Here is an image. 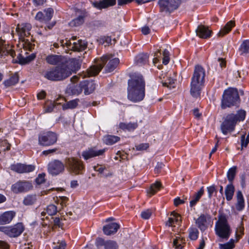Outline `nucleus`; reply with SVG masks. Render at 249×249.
<instances>
[{
    "mask_svg": "<svg viewBox=\"0 0 249 249\" xmlns=\"http://www.w3.org/2000/svg\"><path fill=\"white\" fill-rule=\"evenodd\" d=\"M80 66V61L73 58L60 66L47 70L43 72V75L50 81H62L71 75L72 72H76Z\"/></svg>",
    "mask_w": 249,
    "mask_h": 249,
    "instance_id": "f257e3e1",
    "label": "nucleus"
},
{
    "mask_svg": "<svg viewBox=\"0 0 249 249\" xmlns=\"http://www.w3.org/2000/svg\"><path fill=\"white\" fill-rule=\"evenodd\" d=\"M145 83L143 76L135 74L128 82L127 97L133 102L142 101L145 96Z\"/></svg>",
    "mask_w": 249,
    "mask_h": 249,
    "instance_id": "f03ea898",
    "label": "nucleus"
},
{
    "mask_svg": "<svg viewBox=\"0 0 249 249\" xmlns=\"http://www.w3.org/2000/svg\"><path fill=\"white\" fill-rule=\"evenodd\" d=\"M111 55H106L98 60L96 65L92 66L88 70L87 72L84 74L83 77L87 75L91 76L97 75L103 68V66L107 63L105 70L106 72H110L113 71L119 63V59L118 58H111Z\"/></svg>",
    "mask_w": 249,
    "mask_h": 249,
    "instance_id": "7ed1b4c3",
    "label": "nucleus"
},
{
    "mask_svg": "<svg viewBox=\"0 0 249 249\" xmlns=\"http://www.w3.org/2000/svg\"><path fill=\"white\" fill-rule=\"evenodd\" d=\"M205 71L200 66L195 67L190 84V93L195 98L200 96L201 90L204 83Z\"/></svg>",
    "mask_w": 249,
    "mask_h": 249,
    "instance_id": "20e7f679",
    "label": "nucleus"
},
{
    "mask_svg": "<svg viewBox=\"0 0 249 249\" xmlns=\"http://www.w3.org/2000/svg\"><path fill=\"white\" fill-rule=\"evenodd\" d=\"M246 116V112L243 110H239L236 114L230 113L224 119L221 125V129L223 134L226 135L228 132L234 130L235 126L238 121H243Z\"/></svg>",
    "mask_w": 249,
    "mask_h": 249,
    "instance_id": "39448f33",
    "label": "nucleus"
},
{
    "mask_svg": "<svg viewBox=\"0 0 249 249\" xmlns=\"http://www.w3.org/2000/svg\"><path fill=\"white\" fill-rule=\"evenodd\" d=\"M214 230L216 235L224 240H227L231 233V227L224 215H220L218 217L215 224Z\"/></svg>",
    "mask_w": 249,
    "mask_h": 249,
    "instance_id": "423d86ee",
    "label": "nucleus"
},
{
    "mask_svg": "<svg viewBox=\"0 0 249 249\" xmlns=\"http://www.w3.org/2000/svg\"><path fill=\"white\" fill-rule=\"evenodd\" d=\"M31 29V25L29 23L18 24L16 28V32L19 36V39L21 41L22 46L25 50L31 51L35 46L29 39L25 38V37H27L30 35Z\"/></svg>",
    "mask_w": 249,
    "mask_h": 249,
    "instance_id": "0eeeda50",
    "label": "nucleus"
},
{
    "mask_svg": "<svg viewBox=\"0 0 249 249\" xmlns=\"http://www.w3.org/2000/svg\"><path fill=\"white\" fill-rule=\"evenodd\" d=\"M239 96L236 89L229 88L223 94L221 107L223 109L236 105L239 102Z\"/></svg>",
    "mask_w": 249,
    "mask_h": 249,
    "instance_id": "6e6552de",
    "label": "nucleus"
},
{
    "mask_svg": "<svg viewBox=\"0 0 249 249\" xmlns=\"http://www.w3.org/2000/svg\"><path fill=\"white\" fill-rule=\"evenodd\" d=\"M75 38L72 37L71 40H61L60 41V45L63 47H66L67 49L73 50L74 51H82L84 50L87 46V43L84 40H78L77 41L71 42L75 40Z\"/></svg>",
    "mask_w": 249,
    "mask_h": 249,
    "instance_id": "1a4fd4ad",
    "label": "nucleus"
},
{
    "mask_svg": "<svg viewBox=\"0 0 249 249\" xmlns=\"http://www.w3.org/2000/svg\"><path fill=\"white\" fill-rule=\"evenodd\" d=\"M66 166L68 171L71 174H82L84 166L82 162L77 159L69 158L66 160Z\"/></svg>",
    "mask_w": 249,
    "mask_h": 249,
    "instance_id": "9d476101",
    "label": "nucleus"
},
{
    "mask_svg": "<svg viewBox=\"0 0 249 249\" xmlns=\"http://www.w3.org/2000/svg\"><path fill=\"white\" fill-rule=\"evenodd\" d=\"M158 4L161 12L169 14L178 8L180 1L179 0H159Z\"/></svg>",
    "mask_w": 249,
    "mask_h": 249,
    "instance_id": "9b49d317",
    "label": "nucleus"
},
{
    "mask_svg": "<svg viewBox=\"0 0 249 249\" xmlns=\"http://www.w3.org/2000/svg\"><path fill=\"white\" fill-rule=\"evenodd\" d=\"M24 231L22 223H18L14 226H0V231L11 237H16L20 235Z\"/></svg>",
    "mask_w": 249,
    "mask_h": 249,
    "instance_id": "f8f14e48",
    "label": "nucleus"
},
{
    "mask_svg": "<svg viewBox=\"0 0 249 249\" xmlns=\"http://www.w3.org/2000/svg\"><path fill=\"white\" fill-rule=\"evenodd\" d=\"M57 140L56 134L49 131L40 134L38 136L39 144L42 146H50L54 144Z\"/></svg>",
    "mask_w": 249,
    "mask_h": 249,
    "instance_id": "ddd939ff",
    "label": "nucleus"
},
{
    "mask_svg": "<svg viewBox=\"0 0 249 249\" xmlns=\"http://www.w3.org/2000/svg\"><path fill=\"white\" fill-rule=\"evenodd\" d=\"M65 169V165L59 160H53L49 162L48 165L49 173L56 176L62 173Z\"/></svg>",
    "mask_w": 249,
    "mask_h": 249,
    "instance_id": "4468645a",
    "label": "nucleus"
},
{
    "mask_svg": "<svg viewBox=\"0 0 249 249\" xmlns=\"http://www.w3.org/2000/svg\"><path fill=\"white\" fill-rule=\"evenodd\" d=\"M33 188L32 183L29 181H19L12 186L11 189L15 193L26 192Z\"/></svg>",
    "mask_w": 249,
    "mask_h": 249,
    "instance_id": "2eb2a0df",
    "label": "nucleus"
},
{
    "mask_svg": "<svg viewBox=\"0 0 249 249\" xmlns=\"http://www.w3.org/2000/svg\"><path fill=\"white\" fill-rule=\"evenodd\" d=\"M105 152V149L98 150L96 147H91L83 151L82 156L84 160H88L90 158L102 155Z\"/></svg>",
    "mask_w": 249,
    "mask_h": 249,
    "instance_id": "dca6fc26",
    "label": "nucleus"
},
{
    "mask_svg": "<svg viewBox=\"0 0 249 249\" xmlns=\"http://www.w3.org/2000/svg\"><path fill=\"white\" fill-rule=\"evenodd\" d=\"M211 216L208 214H201L196 219V224L202 231H205L208 226L210 221Z\"/></svg>",
    "mask_w": 249,
    "mask_h": 249,
    "instance_id": "f3484780",
    "label": "nucleus"
},
{
    "mask_svg": "<svg viewBox=\"0 0 249 249\" xmlns=\"http://www.w3.org/2000/svg\"><path fill=\"white\" fill-rule=\"evenodd\" d=\"M53 13V10L51 8H49L44 11L43 12H39L36 16V19L41 22H46L52 18Z\"/></svg>",
    "mask_w": 249,
    "mask_h": 249,
    "instance_id": "a211bd4d",
    "label": "nucleus"
},
{
    "mask_svg": "<svg viewBox=\"0 0 249 249\" xmlns=\"http://www.w3.org/2000/svg\"><path fill=\"white\" fill-rule=\"evenodd\" d=\"M11 170L18 173H29L35 170V167L32 165H25L20 163H17L12 165L11 166Z\"/></svg>",
    "mask_w": 249,
    "mask_h": 249,
    "instance_id": "6ab92c4d",
    "label": "nucleus"
},
{
    "mask_svg": "<svg viewBox=\"0 0 249 249\" xmlns=\"http://www.w3.org/2000/svg\"><path fill=\"white\" fill-rule=\"evenodd\" d=\"M16 215V213L12 211H6L0 214V225L10 223Z\"/></svg>",
    "mask_w": 249,
    "mask_h": 249,
    "instance_id": "aec40b11",
    "label": "nucleus"
},
{
    "mask_svg": "<svg viewBox=\"0 0 249 249\" xmlns=\"http://www.w3.org/2000/svg\"><path fill=\"white\" fill-rule=\"evenodd\" d=\"M196 35L202 38H207L210 37L212 35V31L204 25H199L196 30Z\"/></svg>",
    "mask_w": 249,
    "mask_h": 249,
    "instance_id": "412c9836",
    "label": "nucleus"
},
{
    "mask_svg": "<svg viewBox=\"0 0 249 249\" xmlns=\"http://www.w3.org/2000/svg\"><path fill=\"white\" fill-rule=\"evenodd\" d=\"M82 90L84 91L85 95L91 93L95 89V84L93 81L85 80L81 82Z\"/></svg>",
    "mask_w": 249,
    "mask_h": 249,
    "instance_id": "4be33fe9",
    "label": "nucleus"
},
{
    "mask_svg": "<svg viewBox=\"0 0 249 249\" xmlns=\"http://www.w3.org/2000/svg\"><path fill=\"white\" fill-rule=\"evenodd\" d=\"M115 4L116 0H100L99 1L92 2L93 6L99 9L107 8Z\"/></svg>",
    "mask_w": 249,
    "mask_h": 249,
    "instance_id": "5701e85b",
    "label": "nucleus"
},
{
    "mask_svg": "<svg viewBox=\"0 0 249 249\" xmlns=\"http://www.w3.org/2000/svg\"><path fill=\"white\" fill-rule=\"evenodd\" d=\"M119 225L116 223H112L103 227V231L107 235L113 234L117 232L119 229Z\"/></svg>",
    "mask_w": 249,
    "mask_h": 249,
    "instance_id": "b1692460",
    "label": "nucleus"
},
{
    "mask_svg": "<svg viewBox=\"0 0 249 249\" xmlns=\"http://www.w3.org/2000/svg\"><path fill=\"white\" fill-rule=\"evenodd\" d=\"M171 73H164L159 76L160 79H165L164 81L163 82V85L166 86L169 88H174L175 80L173 78L171 77Z\"/></svg>",
    "mask_w": 249,
    "mask_h": 249,
    "instance_id": "393cba45",
    "label": "nucleus"
},
{
    "mask_svg": "<svg viewBox=\"0 0 249 249\" xmlns=\"http://www.w3.org/2000/svg\"><path fill=\"white\" fill-rule=\"evenodd\" d=\"M180 221V215L175 212H173L170 214V217L168 218V220L166 223V225L168 226H172L174 224L178 225Z\"/></svg>",
    "mask_w": 249,
    "mask_h": 249,
    "instance_id": "a878e982",
    "label": "nucleus"
},
{
    "mask_svg": "<svg viewBox=\"0 0 249 249\" xmlns=\"http://www.w3.org/2000/svg\"><path fill=\"white\" fill-rule=\"evenodd\" d=\"M237 203L236 208L238 211H242L245 207V200L243 195L241 191H238L236 193Z\"/></svg>",
    "mask_w": 249,
    "mask_h": 249,
    "instance_id": "bb28decb",
    "label": "nucleus"
},
{
    "mask_svg": "<svg viewBox=\"0 0 249 249\" xmlns=\"http://www.w3.org/2000/svg\"><path fill=\"white\" fill-rule=\"evenodd\" d=\"M4 41L0 38V56L9 54L12 57H14L15 53L11 49H7L5 45H4Z\"/></svg>",
    "mask_w": 249,
    "mask_h": 249,
    "instance_id": "cd10ccee",
    "label": "nucleus"
},
{
    "mask_svg": "<svg viewBox=\"0 0 249 249\" xmlns=\"http://www.w3.org/2000/svg\"><path fill=\"white\" fill-rule=\"evenodd\" d=\"M234 26L235 22L234 21L231 20L228 22L225 26L220 30L218 35L221 36H224L228 33Z\"/></svg>",
    "mask_w": 249,
    "mask_h": 249,
    "instance_id": "c85d7f7f",
    "label": "nucleus"
},
{
    "mask_svg": "<svg viewBox=\"0 0 249 249\" xmlns=\"http://www.w3.org/2000/svg\"><path fill=\"white\" fill-rule=\"evenodd\" d=\"M204 187H202L200 189L198 192L196 193L195 195L192 196V200L190 202V205L191 207H193L197 203L202 196L204 194Z\"/></svg>",
    "mask_w": 249,
    "mask_h": 249,
    "instance_id": "c756f323",
    "label": "nucleus"
},
{
    "mask_svg": "<svg viewBox=\"0 0 249 249\" xmlns=\"http://www.w3.org/2000/svg\"><path fill=\"white\" fill-rule=\"evenodd\" d=\"M120 128L124 130L133 131L138 127V124L137 122H130L128 123H121L119 124Z\"/></svg>",
    "mask_w": 249,
    "mask_h": 249,
    "instance_id": "7c9ffc66",
    "label": "nucleus"
},
{
    "mask_svg": "<svg viewBox=\"0 0 249 249\" xmlns=\"http://www.w3.org/2000/svg\"><path fill=\"white\" fill-rule=\"evenodd\" d=\"M61 56L60 55L51 54L46 58V62L51 65H54L61 61Z\"/></svg>",
    "mask_w": 249,
    "mask_h": 249,
    "instance_id": "2f4dec72",
    "label": "nucleus"
},
{
    "mask_svg": "<svg viewBox=\"0 0 249 249\" xmlns=\"http://www.w3.org/2000/svg\"><path fill=\"white\" fill-rule=\"evenodd\" d=\"M148 55L146 53H140L138 54L135 57V62L136 63L139 65L142 66L144 65L148 61Z\"/></svg>",
    "mask_w": 249,
    "mask_h": 249,
    "instance_id": "473e14b6",
    "label": "nucleus"
},
{
    "mask_svg": "<svg viewBox=\"0 0 249 249\" xmlns=\"http://www.w3.org/2000/svg\"><path fill=\"white\" fill-rule=\"evenodd\" d=\"M37 198L36 195H28L24 198L23 203L26 206L34 204L37 201Z\"/></svg>",
    "mask_w": 249,
    "mask_h": 249,
    "instance_id": "72a5a7b5",
    "label": "nucleus"
},
{
    "mask_svg": "<svg viewBox=\"0 0 249 249\" xmlns=\"http://www.w3.org/2000/svg\"><path fill=\"white\" fill-rule=\"evenodd\" d=\"M79 102V99H78L70 101L62 105V108L63 110L75 108L78 106Z\"/></svg>",
    "mask_w": 249,
    "mask_h": 249,
    "instance_id": "f704fd0d",
    "label": "nucleus"
},
{
    "mask_svg": "<svg viewBox=\"0 0 249 249\" xmlns=\"http://www.w3.org/2000/svg\"><path fill=\"white\" fill-rule=\"evenodd\" d=\"M119 140L120 138L118 137L113 135H107L103 138L104 142L108 145H112L119 141Z\"/></svg>",
    "mask_w": 249,
    "mask_h": 249,
    "instance_id": "c9c22d12",
    "label": "nucleus"
},
{
    "mask_svg": "<svg viewBox=\"0 0 249 249\" xmlns=\"http://www.w3.org/2000/svg\"><path fill=\"white\" fill-rule=\"evenodd\" d=\"M57 211V207L53 204L48 206L46 209V212L43 211L41 213V216H44L46 213L50 215H53L56 213Z\"/></svg>",
    "mask_w": 249,
    "mask_h": 249,
    "instance_id": "e433bc0d",
    "label": "nucleus"
},
{
    "mask_svg": "<svg viewBox=\"0 0 249 249\" xmlns=\"http://www.w3.org/2000/svg\"><path fill=\"white\" fill-rule=\"evenodd\" d=\"M239 51L242 55L249 53V40H245L243 42L240 47Z\"/></svg>",
    "mask_w": 249,
    "mask_h": 249,
    "instance_id": "4c0bfd02",
    "label": "nucleus"
},
{
    "mask_svg": "<svg viewBox=\"0 0 249 249\" xmlns=\"http://www.w3.org/2000/svg\"><path fill=\"white\" fill-rule=\"evenodd\" d=\"M234 191V188L231 184L227 186L225 189V195L227 200L230 201L232 198Z\"/></svg>",
    "mask_w": 249,
    "mask_h": 249,
    "instance_id": "58836bf2",
    "label": "nucleus"
},
{
    "mask_svg": "<svg viewBox=\"0 0 249 249\" xmlns=\"http://www.w3.org/2000/svg\"><path fill=\"white\" fill-rule=\"evenodd\" d=\"M18 81V77L17 74H15L11 76L8 79L4 81V84L5 86L9 87L15 85Z\"/></svg>",
    "mask_w": 249,
    "mask_h": 249,
    "instance_id": "ea45409f",
    "label": "nucleus"
},
{
    "mask_svg": "<svg viewBox=\"0 0 249 249\" xmlns=\"http://www.w3.org/2000/svg\"><path fill=\"white\" fill-rule=\"evenodd\" d=\"M71 93L73 95H78L82 93L83 90L81 85V82L78 85H73L69 89Z\"/></svg>",
    "mask_w": 249,
    "mask_h": 249,
    "instance_id": "a19ab883",
    "label": "nucleus"
},
{
    "mask_svg": "<svg viewBox=\"0 0 249 249\" xmlns=\"http://www.w3.org/2000/svg\"><path fill=\"white\" fill-rule=\"evenodd\" d=\"M185 239L180 236L177 237L173 241V245L176 249H182V244L184 243Z\"/></svg>",
    "mask_w": 249,
    "mask_h": 249,
    "instance_id": "79ce46f5",
    "label": "nucleus"
},
{
    "mask_svg": "<svg viewBox=\"0 0 249 249\" xmlns=\"http://www.w3.org/2000/svg\"><path fill=\"white\" fill-rule=\"evenodd\" d=\"M160 182L156 181L155 183H153L151 185L148 193L151 195H154L160 189Z\"/></svg>",
    "mask_w": 249,
    "mask_h": 249,
    "instance_id": "37998d69",
    "label": "nucleus"
},
{
    "mask_svg": "<svg viewBox=\"0 0 249 249\" xmlns=\"http://www.w3.org/2000/svg\"><path fill=\"white\" fill-rule=\"evenodd\" d=\"M189 236L191 240H196L197 239L199 232L196 228L194 227L189 228Z\"/></svg>",
    "mask_w": 249,
    "mask_h": 249,
    "instance_id": "c03bdc74",
    "label": "nucleus"
},
{
    "mask_svg": "<svg viewBox=\"0 0 249 249\" xmlns=\"http://www.w3.org/2000/svg\"><path fill=\"white\" fill-rule=\"evenodd\" d=\"M84 21V16L81 15L73 19L71 22V26H78L82 25Z\"/></svg>",
    "mask_w": 249,
    "mask_h": 249,
    "instance_id": "a18cd8bd",
    "label": "nucleus"
},
{
    "mask_svg": "<svg viewBox=\"0 0 249 249\" xmlns=\"http://www.w3.org/2000/svg\"><path fill=\"white\" fill-rule=\"evenodd\" d=\"M236 167L233 166L230 168L229 171L227 172V178H228V180L231 182L235 177V175L236 174Z\"/></svg>",
    "mask_w": 249,
    "mask_h": 249,
    "instance_id": "49530a36",
    "label": "nucleus"
},
{
    "mask_svg": "<svg viewBox=\"0 0 249 249\" xmlns=\"http://www.w3.org/2000/svg\"><path fill=\"white\" fill-rule=\"evenodd\" d=\"M35 58V55L33 53L25 57L21 56V57L19 58V63L21 64H25L31 61Z\"/></svg>",
    "mask_w": 249,
    "mask_h": 249,
    "instance_id": "de8ad7c7",
    "label": "nucleus"
},
{
    "mask_svg": "<svg viewBox=\"0 0 249 249\" xmlns=\"http://www.w3.org/2000/svg\"><path fill=\"white\" fill-rule=\"evenodd\" d=\"M235 240L231 239L229 242L224 244H220V249H232L234 247Z\"/></svg>",
    "mask_w": 249,
    "mask_h": 249,
    "instance_id": "09e8293b",
    "label": "nucleus"
},
{
    "mask_svg": "<svg viewBox=\"0 0 249 249\" xmlns=\"http://www.w3.org/2000/svg\"><path fill=\"white\" fill-rule=\"evenodd\" d=\"M118 246L116 242L112 240L106 241L105 249H117Z\"/></svg>",
    "mask_w": 249,
    "mask_h": 249,
    "instance_id": "8fccbe9b",
    "label": "nucleus"
},
{
    "mask_svg": "<svg viewBox=\"0 0 249 249\" xmlns=\"http://www.w3.org/2000/svg\"><path fill=\"white\" fill-rule=\"evenodd\" d=\"M66 244L64 241H59L53 243V249H65Z\"/></svg>",
    "mask_w": 249,
    "mask_h": 249,
    "instance_id": "3c124183",
    "label": "nucleus"
},
{
    "mask_svg": "<svg viewBox=\"0 0 249 249\" xmlns=\"http://www.w3.org/2000/svg\"><path fill=\"white\" fill-rule=\"evenodd\" d=\"M68 200V198L67 197L62 196H59V198H57V201L58 204H59L61 206V208H63L67 206Z\"/></svg>",
    "mask_w": 249,
    "mask_h": 249,
    "instance_id": "603ef678",
    "label": "nucleus"
},
{
    "mask_svg": "<svg viewBox=\"0 0 249 249\" xmlns=\"http://www.w3.org/2000/svg\"><path fill=\"white\" fill-rule=\"evenodd\" d=\"M153 212L151 209L144 210L141 213V216L144 219H148L150 217Z\"/></svg>",
    "mask_w": 249,
    "mask_h": 249,
    "instance_id": "864d4df0",
    "label": "nucleus"
},
{
    "mask_svg": "<svg viewBox=\"0 0 249 249\" xmlns=\"http://www.w3.org/2000/svg\"><path fill=\"white\" fill-rule=\"evenodd\" d=\"M162 63L164 65H167L170 60L169 53L167 50H164L162 53Z\"/></svg>",
    "mask_w": 249,
    "mask_h": 249,
    "instance_id": "5fc2aeb1",
    "label": "nucleus"
},
{
    "mask_svg": "<svg viewBox=\"0 0 249 249\" xmlns=\"http://www.w3.org/2000/svg\"><path fill=\"white\" fill-rule=\"evenodd\" d=\"M54 107H55V105L53 103H52L51 102L47 103L46 104V106H45V112H46V113L51 112L53 110Z\"/></svg>",
    "mask_w": 249,
    "mask_h": 249,
    "instance_id": "6e6d98bb",
    "label": "nucleus"
},
{
    "mask_svg": "<svg viewBox=\"0 0 249 249\" xmlns=\"http://www.w3.org/2000/svg\"><path fill=\"white\" fill-rule=\"evenodd\" d=\"M106 241L101 238H98L96 240V245L98 248H100L102 246H104L105 248V244Z\"/></svg>",
    "mask_w": 249,
    "mask_h": 249,
    "instance_id": "4d7b16f0",
    "label": "nucleus"
},
{
    "mask_svg": "<svg viewBox=\"0 0 249 249\" xmlns=\"http://www.w3.org/2000/svg\"><path fill=\"white\" fill-rule=\"evenodd\" d=\"M207 191L208 193V197L211 198L213 194L216 192V189L214 186H212L207 187Z\"/></svg>",
    "mask_w": 249,
    "mask_h": 249,
    "instance_id": "13d9d810",
    "label": "nucleus"
},
{
    "mask_svg": "<svg viewBox=\"0 0 249 249\" xmlns=\"http://www.w3.org/2000/svg\"><path fill=\"white\" fill-rule=\"evenodd\" d=\"M149 146L148 143H142L136 146L137 150H143L146 149Z\"/></svg>",
    "mask_w": 249,
    "mask_h": 249,
    "instance_id": "bf43d9fd",
    "label": "nucleus"
},
{
    "mask_svg": "<svg viewBox=\"0 0 249 249\" xmlns=\"http://www.w3.org/2000/svg\"><path fill=\"white\" fill-rule=\"evenodd\" d=\"M249 142V141L246 139L245 134L242 135L241 136V146L242 147H246Z\"/></svg>",
    "mask_w": 249,
    "mask_h": 249,
    "instance_id": "052dcab7",
    "label": "nucleus"
},
{
    "mask_svg": "<svg viewBox=\"0 0 249 249\" xmlns=\"http://www.w3.org/2000/svg\"><path fill=\"white\" fill-rule=\"evenodd\" d=\"M44 177V174H39L38 177L36 178V183L38 184L43 183L45 180Z\"/></svg>",
    "mask_w": 249,
    "mask_h": 249,
    "instance_id": "680f3d73",
    "label": "nucleus"
},
{
    "mask_svg": "<svg viewBox=\"0 0 249 249\" xmlns=\"http://www.w3.org/2000/svg\"><path fill=\"white\" fill-rule=\"evenodd\" d=\"M164 166V164L161 162H158L155 168V172L158 173L160 172V169Z\"/></svg>",
    "mask_w": 249,
    "mask_h": 249,
    "instance_id": "e2e57ef3",
    "label": "nucleus"
},
{
    "mask_svg": "<svg viewBox=\"0 0 249 249\" xmlns=\"http://www.w3.org/2000/svg\"><path fill=\"white\" fill-rule=\"evenodd\" d=\"M5 145H7L6 148L4 149V150H9L10 148V144H9L6 140L1 141L0 143V146H4Z\"/></svg>",
    "mask_w": 249,
    "mask_h": 249,
    "instance_id": "0e129e2a",
    "label": "nucleus"
},
{
    "mask_svg": "<svg viewBox=\"0 0 249 249\" xmlns=\"http://www.w3.org/2000/svg\"><path fill=\"white\" fill-rule=\"evenodd\" d=\"M160 55H161V53L159 51L155 53V55H154L155 57L153 58V63L154 64H155L159 61L158 57Z\"/></svg>",
    "mask_w": 249,
    "mask_h": 249,
    "instance_id": "69168bd1",
    "label": "nucleus"
},
{
    "mask_svg": "<svg viewBox=\"0 0 249 249\" xmlns=\"http://www.w3.org/2000/svg\"><path fill=\"white\" fill-rule=\"evenodd\" d=\"M142 32L143 34L146 35L150 33V29L148 26H145L142 28Z\"/></svg>",
    "mask_w": 249,
    "mask_h": 249,
    "instance_id": "338daca9",
    "label": "nucleus"
},
{
    "mask_svg": "<svg viewBox=\"0 0 249 249\" xmlns=\"http://www.w3.org/2000/svg\"><path fill=\"white\" fill-rule=\"evenodd\" d=\"M0 249H9V246L6 243L0 241Z\"/></svg>",
    "mask_w": 249,
    "mask_h": 249,
    "instance_id": "774afa93",
    "label": "nucleus"
}]
</instances>
